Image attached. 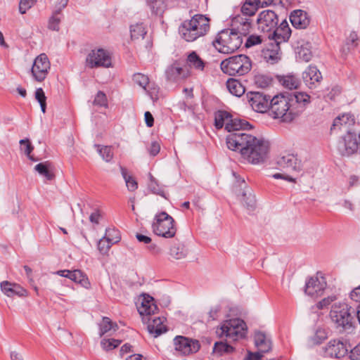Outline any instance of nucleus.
I'll return each instance as SVG.
<instances>
[{
  "label": "nucleus",
  "instance_id": "nucleus-26",
  "mask_svg": "<svg viewBox=\"0 0 360 360\" xmlns=\"http://www.w3.org/2000/svg\"><path fill=\"white\" fill-rule=\"evenodd\" d=\"M354 124V117L350 113H345L337 117L330 128V130L335 131L336 129H344L347 132L349 131V127Z\"/></svg>",
  "mask_w": 360,
  "mask_h": 360
},
{
  "label": "nucleus",
  "instance_id": "nucleus-36",
  "mask_svg": "<svg viewBox=\"0 0 360 360\" xmlns=\"http://www.w3.org/2000/svg\"><path fill=\"white\" fill-rule=\"evenodd\" d=\"M234 351V348L227 342L223 341L216 342L214 345L212 352L217 356L231 354Z\"/></svg>",
  "mask_w": 360,
  "mask_h": 360
},
{
  "label": "nucleus",
  "instance_id": "nucleus-14",
  "mask_svg": "<svg viewBox=\"0 0 360 360\" xmlns=\"http://www.w3.org/2000/svg\"><path fill=\"white\" fill-rule=\"evenodd\" d=\"M175 349L184 355L196 353L200 347L199 341L184 336H176L174 339Z\"/></svg>",
  "mask_w": 360,
  "mask_h": 360
},
{
  "label": "nucleus",
  "instance_id": "nucleus-55",
  "mask_svg": "<svg viewBox=\"0 0 360 360\" xmlns=\"http://www.w3.org/2000/svg\"><path fill=\"white\" fill-rule=\"evenodd\" d=\"M336 300L335 295H330L327 297L322 299L320 302L316 304V307L319 309H322L328 306L332 302Z\"/></svg>",
  "mask_w": 360,
  "mask_h": 360
},
{
  "label": "nucleus",
  "instance_id": "nucleus-38",
  "mask_svg": "<svg viewBox=\"0 0 360 360\" xmlns=\"http://www.w3.org/2000/svg\"><path fill=\"white\" fill-rule=\"evenodd\" d=\"M35 170L41 175L44 176L47 180H51L54 177V174L51 169V163L49 162H44L37 164Z\"/></svg>",
  "mask_w": 360,
  "mask_h": 360
},
{
  "label": "nucleus",
  "instance_id": "nucleus-59",
  "mask_svg": "<svg viewBox=\"0 0 360 360\" xmlns=\"http://www.w3.org/2000/svg\"><path fill=\"white\" fill-rule=\"evenodd\" d=\"M265 353L262 352L260 349L256 352H248L246 360H260Z\"/></svg>",
  "mask_w": 360,
  "mask_h": 360
},
{
  "label": "nucleus",
  "instance_id": "nucleus-11",
  "mask_svg": "<svg viewBox=\"0 0 360 360\" xmlns=\"http://www.w3.org/2000/svg\"><path fill=\"white\" fill-rule=\"evenodd\" d=\"M330 316L333 322L337 325V328L342 330H349L352 327V317L347 305L343 307H333L330 312Z\"/></svg>",
  "mask_w": 360,
  "mask_h": 360
},
{
  "label": "nucleus",
  "instance_id": "nucleus-41",
  "mask_svg": "<svg viewBox=\"0 0 360 360\" xmlns=\"http://www.w3.org/2000/svg\"><path fill=\"white\" fill-rule=\"evenodd\" d=\"M187 63L190 67L194 68L198 70H202L205 67L203 60L194 51L188 55L187 58Z\"/></svg>",
  "mask_w": 360,
  "mask_h": 360
},
{
  "label": "nucleus",
  "instance_id": "nucleus-27",
  "mask_svg": "<svg viewBox=\"0 0 360 360\" xmlns=\"http://www.w3.org/2000/svg\"><path fill=\"white\" fill-rule=\"evenodd\" d=\"M168 254L172 259H184L187 257L188 250L184 243H174L170 246Z\"/></svg>",
  "mask_w": 360,
  "mask_h": 360
},
{
  "label": "nucleus",
  "instance_id": "nucleus-57",
  "mask_svg": "<svg viewBox=\"0 0 360 360\" xmlns=\"http://www.w3.org/2000/svg\"><path fill=\"white\" fill-rule=\"evenodd\" d=\"M349 356L351 360H360V342L350 350Z\"/></svg>",
  "mask_w": 360,
  "mask_h": 360
},
{
  "label": "nucleus",
  "instance_id": "nucleus-15",
  "mask_svg": "<svg viewBox=\"0 0 360 360\" xmlns=\"http://www.w3.org/2000/svg\"><path fill=\"white\" fill-rule=\"evenodd\" d=\"M258 29L263 32H271L278 25V18L271 10L262 11L257 18Z\"/></svg>",
  "mask_w": 360,
  "mask_h": 360
},
{
  "label": "nucleus",
  "instance_id": "nucleus-28",
  "mask_svg": "<svg viewBox=\"0 0 360 360\" xmlns=\"http://www.w3.org/2000/svg\"><path fill=\"white\" fill-rule=\"evenodd\" d=\"M150 322L147 326L148 331L150 334L153 335L154 338H157L166 332L167 329L162 324L161 319L160 317H155L154 319L148 318Z\"/></svg>",
  "mask_w": 360,
  "mask_h": 360
},
{
  "label": "nucleus",
  "instance_id": "nucleus-52",
  "mask_svg": "<svg viewBox=\"0 0 360 360\" xmlns=\"http://www.w3.org/2000/svg\"><path fill=\"white\" fill-rule=\"evenodd\" d=\"M134 82L141 86L143 89H146V86L149 83V78L147 75H143L142 73H136L133 76Z\"/></svg>",
  "mask_w": 360,
  "mask_h": 360
},
{
  "label": "nucleus",
  "instance_id": "nucleus-13",
  "mask_svg": "<svg viewBox=\"0 0 360 360\" xmlns=\"http://www.w3.org/2000/svg\"><path fill=\"white\" fill-rule=\"evenodd\" d=\"M338 150L342 155L349 156L359 150L356 134L348 131L338 143Z\"/></svg>",
  "mask_w": 360,
  "mask_h": 360
},
{
  "label": "nucleus",
  "instance_id": "nucleus-54",
  "mask_svg": "<svg viewBox=\"0 0 360 360\" xmlns=\"http://www.w3.org/2000/svg\"><path fill=\"white\" fill-rule=\"evenodd\" d=\"M36 0H20L19 3V11L21 14H25L27 10L32 8Z\"/></svg>",
  "mask_w": 360,
  "mask_h": 360
},
{
  "label": "nucleus",
  "instance_id": "nucleus-64",
  "mask_svg": "<svg viewBox=\"0 0 360 360\" xmlns=\"http://www.w3.org/2000/svg\"><path fill=\"white\" fill-rule=\"evenodd\" d=\"M136 238L139 242L143 243L145 244H149L151 242V238L150 237L142 235L141 233H136Z\"/></svg>",
  "mask_w": 360,
  "mask_h": 360
},
{
  "label": "nucleus",
  "instance_id": "nucleus-34",
  "mask_svg": "<svg viewBox=\"0 0 360 360\" xmlns=\"http://www.w3.org/2000/svg\"><path fill=\"white\" fill-rule=\"evenodd\" d=\"M167 79L170 81H176L179 79L185 78L187 74L184 73V70L175 65H170L165 72Z\"/></svg>",
  "mask_w": 360,
  "mask_h": 360
},
{
  "label": "nucleus",
  "instance_id": "nucleus-50",
  "mask_svg": "<svg viewBox=\"0 0 360 360\" xmlns=\"http://www.w3.org/2000/svg\"><path fill=\"white\" fill-rule=\"evenodd\" d=\"M121 340L115 339H103L101 345L104 350L109 351L114 349L120 345Z\"/></svg>",
  "mask_w": 360,
  "mask_h": 360
},
{
  "label": "nucleus",
  "instance_id": "nucleus-16",
  "mask_svg": "<svg viewBox=\"0 0 360 360\" xmlns=\"http://www.w3.org/2000/svg\"><path fill=\"white\" fill-rule=\"evenodd\" d=\"M136 304L141 316H150L158 310L155 300L150 294H140Z\"/></svg>",
  "mask_w": 360,
  "mask_h": 360
},
{
  "label": "nucleus",
  "instance_id": "nucleus-33",
  "mask_svg": "<svg viewBox=\"0 0 360 360\" xmlns=\"http://www.w3.org/2000/svg\"><path fill=\"white\" fill-rule=\"evenodd\" d=\"M226 87L231 94L237 97L241 96L245 93L243 85L235 79H229L226 82Z\"/></svg>",
  "mask_w": 360,
  "mask_h": 360
},
{
  "label": "nucleus",
  "instance_id": "nucleus-47",
  "mask_svg": "<svg viewBox=\"0 0 360 360\" xmlns=\"http://www.w3.org/2000/svg\"><path fill=\"white\" fill-rule=\"evenodd\" d=\"M61 21L60 12L56 11L49 21V28L52 30L58 31Z\"/></svg>",
  "mask_w": 360,
  "mask_h": 360
},
{
  "label": "nucleus",
  "instance_id": "nucleus-1",
  "mask_svg": "<svg viewBox=\"0 0 360 360\" xmlns=\"http://www.w3.org/2000/svg\"><path fill=\"white\" fill-rule=\"evenodd\" d=\"M224 124L230 133L226 136V145L230 150L239 152L244 160L252 164H259L266 159L269 142L243 131L251 127L248 122L232 119L228 112L219 110L214 115V125L217 129H221Z\"/></svg>",
  "mask_w": 360,
  "mask_h": 360
},
{
  "label": "nucleus",
  "instance_id": "nucleus-60",
  "mask_svg": "<svg viewBox=\"0 0 360 360\" xmlns=\"http://www.w3.org/2000/svg\"><path fill=\"white\" fill-rule=\"evenodd\" d=\"M341 92L339 86H334L331 90L326 95V98L328 100H334L335 98L338 96Z\"/></svg>",
  "mask_w": 360,
  "mask_h": 360
},
{
  "label": "nucleus",
  "instance_id": "nucleus-39",
  "mask_svg": "<svg viewBox=\"0 0 360 360\" xmlns=\"http://www.w3.org/2000/svg\"><path fill=\"white\" fill-rule=\"evenodd\" d=\"M120 171L123 179L126 183V186L127 189L133 192L136 191L138 188V184L135 179L130 174H128L127 169L122 166H120Z\"/></svg>",
  "mask_w": 360,
  "mask_h": 360
},
{
  "label": "nucleus",
  "instance_id": "nucleus-10",
  "mask_svg": "<svg viewBox=\"0 0 360 360\" xmlns=\"http://www.w3.org/2000/svg\"><path fill=\"white\" fill-rule=\"evenodd\" d=\"M51 68L50 61L45 53H41L34 60L31 73L37 82H43Z\"/></svg>",
  "mask_w": 360,
  "mask_h": 360
},
{
  "label": "nucleus",
  "instance_id": "nucleus-12",
  "mask_svg": "<svg viewBox=\"0 0 360 360\" xmlns=\"http://www.w3.org/2000/svg\"><path fill=\"white\" fill-rule=\"evenodd\" d=\"M248 102L252 108L258 112L264 113L270 110V101L272 97L264 92H250L247 94Z\"/></svg>",
  "mask_w": 360,
  "mask_h": 360
},
{
  "label": "nucleus",
  "instance_id": "nucleus-4",
  "mask_svg": "<svg viewBox=\"0 0 360 360\" xmlns=\"http://www.w3.org/2000/svg\"><path fill=\"white\" fill-rule=\"evenodd\" d=\"M275 162L277 169L283 171L284 173H275L272 175V177L295 183V179L286 173L300 172L302 170V161L298 158L297 155L293 153H285L278 155L276 158Z\"/></svg>",
  "mask_w": 360,
  "mask_h": 360
},
{
  "label": "nucleus",
  "instance_id": "nucleus-6",
  "mask_svg": "<svg viewBox=\"0 0 360 360\" xmlns=\"http://www.w3.org/2000/svg\"><path fill=\"white\" fill-rule=\"evenodd\" d=\"M220 68L224 73L231 76L244 75L250 71L252 61L246 55L240 54L222 60Z\"/></svg>",
  "mask_w": 360,
  "mask_h": 360
},
{
  "label": "nucleus",
  "instance_id": "nucleus-21",
  "mask_svg": "<svg viewBox=\"0 0 360 360\" xmlns=\"http://www.w3.org/2000/svg\"><path fill=\"white\" fill-rule=\"evenodd\" d=\"M57 274H58L60 276L70 278L76 283L80 284L86 289H88L90 285L89 279L80 270H60L57 271Z\"/></svg>",
  "mask_w": 360,
  "mask_h": 360
},
{
  "label": "nucleus",
  "instance_id": "nucleus-45",
  "mask_svg": "<svg viewBox=\"0 0 360 360\" xmlns=\"http://www.w3.org/2000/svg\"><path fill=\"white\" fill-rule=\"evenodd\" d=\"M1 290L4 292H20L21 287L16 283L3 281L0 284Z\"/></svg>",
  "mask_w": 360,
  "mask_h": 360
},
{
  "label": "nucleus",
  "instance_id": "nucleus-24",
  "mask_svg": "<svg viewBox=\"0 0 360 360\" xmlns=\"http://www.w3.org/2000/svg\"><path fill=\"white\" fill-rule=\"evenodd\" d=\"M281 54L280 44L274 41H271L262 51L264 60L270 64L278 63L281 59Z\"/></svg>",
  "mask_w": 360,
  "mask_h": 360
},
{
  "label": "nucleus",
  "instance_id": "nucleus-9",
  "mask_svg": "<svg viewBox=\"0 0 360 360\" xmlns=\"http://www.w3.org/2000/svg\"><path fill=\"white\" fill-rule=\"evenodd\" d=\"M86 65L89 68H109L111 66V57L103 49H94L86 56Z\"/></svg>",
  "mask_w": 360,
  "mask_h": 360
},
{
  "label": "nucleus",
  "instance_id": "nucleus-56",
  "mask_svg": "<svg viewBox=\"0 0 360 360\" xmlns=\"http://www.w3.org/2000/svg\"><path fill=\"white\" fill-rule=\"evenodd\" d=\"M262 41V39L260 36L250 35L247 39L245 45L246 47L248 48V47H251L252 46L261 44Z\"/></svg>",
  "mask_w": 360,
  "mask_h": 360
},
{
  "label": "nucleus",
  "instance_id": "nucleus-37",
  "mask_svg": "<svg viewBox=\"0 0 360 360\" xmlns=\"http://www.w3.org/2000/svg\"><path fill=\"white\" fill-rule=\"evenodd\" d=\"M120 240V236L112 239L109 238V236H103L98 243V248L101 253L105 254L109 250L112 244L119 242Z\"/></svg>",
  "mask_w": 360,
  "mask_h": 360
},
{
  "label": "nucleus",
  "instance_id": "nucleus-19",
  "mask_svg": "<svg viewBox=\"0 0 360 360\" xmlns=\"http://www.w3.org/2000/svg\"><path fill=\"white\" fill-rule=\"evenodd\" d=\"M291 35V30L288 22L283 20L279 26H276L275 29L269 34V38L274 42L281 44L287 41Z\"/></svg>",
  "mask_w": 360,
  "mask_h": 360
},
{
  "label": "nucleus",
  "instance_id": "nucleus-48",
  "mask_svg": "<svg viewBox=\"0 0 360 360\" xmlns=\"http://www.w3.org/2000/svg\"><path fill=\"white\" fill-rule=\"evenodd\" d=\"M19 143L21 146L22 150L23 148L22 147L25 146L24 151L27 157L32 161H37V160L31 155V153L32 152L34 147L31 144L30 140L28 139H21Z\"/></svg>",
  "mask_w": 360,
  "mask_h": 360
},
{
  "label": "nucleus",
  "instance_id": "nucleus-35",
  "mask_svg": "<svg viewBox=\"0 0 360 360\" xmlns=\"http://www.w3.org/2000/svg\"><path fill=\"white\" fill-rule=\"evenodd\" d=\"M358 35L355 32H352L347 38L345 44L341 49L342 55L346 56L351 50L357 46Z\"/></svg>",
  "mask_w": 360,
  "mask_h": 360
},
{
  "label": "nucleus",
  "instance_id": "nucleus-32",
  "mask_svg": "<svg viewBox=\"0 0 360 360\" xmlns=\"http://www.w3.org/2000/svg\"><path fill=\"white\" fill-rule=\"evenodd\" d=\"M151 12L158 15L162 16L167 9V0H146Z\"/></svg>",
  "mask_w": 360,
  "mask_h": 360
},
{
  "label": "nucleus",
  "instance_id": "nucleus-22",
  "mask_svg": "<svg viewBox=\"0 0 360 360\" xmlns=\"http://www.w3.org/2000/svg\"><path fill=\"white\" fill-rule=\"evenodd\" d=\"M302 78L305 84L310 89L315 88L322 79L320 71L316 66L309 65L303 72Z\"/></svg>",
  "mask_w": 360,
  "mask_h": 360
},
{
  "label": "nucleus",
  "instance_id": "nucleus-31",
  "mask_svg": "<svg viewBox=\"0 0 360 360\" xmlns=\"http://www.w3.org/2000/svg\"><path fill=\"white\" fill-rule=\"evenodd\" d=\"M279 83L288 89H296L300 86V79L294 75L278 76Z\"/></svg>",
  "mask_w": 360,
  "mask_h": 360
},
{
  "label": "nucleus",
  "instance_id": "nucleus-62",
  "mask_svg": "<svg viewBox=\"0 0 360 360\" xmlns=\"http://www.w3.org/2000/svg\"><path fill=\"white\" fill-rule=\"evenodd\" d=\"M101 217V212L98 210H96L92 212L89 217V220L91 223L98 224Z\"/></svg>",
  "mask_w": 360,
  "mask_h": 360
},
{
  "label": "nucleus",
  "instance_id": "nucleus-25",
  "mask_svg": "<svg viewBox=\"0 0 360 360\" xmlns=\"http://www.w3.org/2000/svg\"><path fill=\"white\" fill-rule=\"evenodd\" d=\"M292 26L297 29H305L308 27L310 20L307 13L302 10H295L290 15Z\"/></svg>",
  "mask_w": 360,
  "mask_h": 360
},
{
  "label": "nucleus",
  "instance_id": "nucleus-17",
  "mask_svg": "<svg viewBox=\"0 0 360 360\" xmlns=\"http://www.w3.org/2000/svg\"><path fill=\"white\" fill-rule=\"evenodd\" d=\"M327 288L326 278L322 273L317 272L316 275L309 277L305 281L304 292H320Z\"/></svg>",
  "mask_w": 360,
  "mask_h": 360
},
{
  "label": "nucleus",
  "instance_id": "nucleus-2",
  "mask_svg": "<svg viewBox=\"0 0 360 360\" xmlns=\"http://www.w3.org/2000/svg\"><path fill=\"white\" fill-rule=\"evenodd\" d=\"M309 96L302 92L275 95L270 101L269 115L283 122H291L304 110Z\"/></svg>",
  "mask_w": 360,
  "mask_h": 360
},
{
  "label": "nucleus",
  "instance_id": "nucleus-51",
  "mask_svg": "<svg viewBox=\"0 0 360 360\" xmlns=\"http://www.w3.org/2000/svg\"><path fill=\"white\" fill-rule=\"evenodd\" d=\"M150 191L157 195L165 197L164 191L159 186L155 179L150 174V183L148 184Z\"/></svg>",
  "mask_w": 360,
  "mask_h": 360
},
{
  "label": "nucleus",
  "instance_id": "nucleus-7",
  "mask_svg": "<svg viewBox=\"0 0 360 360\" xmlns=\"http://www.w3.org/2000/svg\"><path fill=\"white\" fill-rule=\"evenodd\" d=\"M152 229L155 235L166 238H173L176 232L174 219L165 212L155 214Z\"/></svg>",
  "mask_w": 360,
  "mask_h": 360
},
{
  "label": "nucleus",
  "instance_id": "nucleus-53",
  "mask_svg": "<svg viewBox=\"0 0 360 360\" xmlns=\"http://www.w3.org/2000/svg\"><path fill=\"white\" fill-rule=\"evenodd\" d=\"M94 105L101 107H108V99L106 95L101 91H99L94 100Z\"/></svg>",
  "mask_w": 360,
  "mask_h": 360
},
{
  "label": "nucleus",
  "instance_id": "nucleus-3",
  "mask_svg": "<svg viewBox=\"0 0 360 360\" xmlns=\"http://www.w3.org/2000/svg\"><path fill=\"white\" fill-rule=\"evenodd\" d=\"M210 28V19L202 14L194 15L184 20L179 27V34L187 42H193L205 36Z\"/></svg>",
  "mask_w": 360,
  "mask_h": 360
},
{
  "label": "nucleus",
  "instance_id": "nucleus-63",
  "mask_svg": "<svg viewBox=\"0 0 360 360\" xmlns=\"http://www.w3.org/2000/svg\"><path fill=\"white\" fill-rule=\"evenodd\" d=\"M144 117H145V122H146L147 127H153V124H154V118H153L152 114L150 112L147 111L144 114Z\"/></svg>",
  "mask_w": 360,
  "mask_h": 360
},
{
  "label": "nucleus",
  "instance_id": "nucleus-49",
  "mask_svg": "<svg viewBox=\"0 0 360 360\" xmlns=\"http://www.w3.org/2000/svg\"><path fill=\"white\" fill-rule=\"evenodd\" d=\"M297 54V59L304 62H309L312 57L311 51L308 48L304 46L298 48Z\"/></svg>",
  "mask_w": 360,
  "mask_h": 360
},
{
  "label": "nucleus",
  "instance_id": "nucleus-20",
  "mask_svg": "<svg viewBox=\"0 0 360 360\" xmlns=\"http://www.w3.org/2000/svg\"><path fill=\"white\" fill-rule=\"evenodd\" d=\"M237 179V183L241 189L238 193V195H241V201L246 205L249 209H252L255 205V197L252 193V191L250 188L246 186L245 180L236 176Z\"/></svg>",
  "mask_w": 360,
  "mask_h": 360
},
{
  "label": "nucleus",
  "instance_id": "nucleus-29",
  "mask_svg": "<svg viewBox=\"0 0 360 360\" xmlns=\"http://www.w3.org/2000/svg\"><path fill=\"white\" fill-rule=\"evenodd\" d=\"M328 332L326 328L318 327L314 334L308 338L307 345L309 347L321 345L328 338Z\"/></svg>",
  "mask_w": 360,
  "mask_h": 360
},
{
  "label": "nucleus",
  "instance_id": "nucleus-44",
  "mask_svg": "<svg viewBox=\"0 0 360 360\" xmlns=\"http://www.w3.org/2000/svg\"><path fill=\"white\" fill-rule=\"evenodd\" d=\"M130 32L132 39H143L147 32L142 23H136L131 26Z\"/></svg>",
  "mask_w": 360,
  "mask_h": 360
},
{
  "label": "nucleus",
  "instance_id": "nucleus-58",
  "mask_svg": "<svg viewBox=\"0 0 360 360\" xmlns=\"http://www.w3.org/2000/svg\"><path fill=\"white\" fill-rule=\"evenodd\" d=\"M147 249L150 254L155 256L159 255L162 252V249L156 243H149Z\"/></svg>",
  "mask_w": 360,
  "mask_h": 360
},
{
  "label": "nucleus",
  "instance_id": "nucleus-18",
  "mask_svg": "<svg viewBox=\"0 0 360 360\" xmlns=\"http://www.w3.org/2000/svg\"><path fill=\"white\" fill-rule=\"evenodd\" d=\"M348 352L346 345L340 340H330L324 348V355L326 357L340 359Z\"/></svg>",
  "mask_w": 360,
  "mask_h": 360
},
{
  "label": "nucleus",
  "instance_id": "nucleus-30",
  "mask_svg": "<svg viewBox=\"0 0 360 360\" xmlns=\"http://www.w3.org/2000/svg\"><path fill=\"white\" fill-rule=\"evenodd\" d=\"M255 345L263 352H269L271 349V342L266 338L264 333L258 331L255 334Z\"/></svg>",
  "mask_w": 360,
  "mask_h": 360
},
{
  "label": "nucleus",
  "instance_id": "nucleus-43",
  "mask_svg": "<svg viewBox=\"0 0 360 360\" xmlns=\"http://www.w3.org/2000/svg\"><path fill=\"white\" fill-rule=\"evenodd\" d=\"M94 146L97 148V151L102 157L103 160L107 162H109L112 160L114 156V153L111 146H101L98 144H95Z\"/></svg>",
  "mask_w": 360,
  "mask_h": 360
},
{
  "label": "nucleus",
  "instance_id": "nucleus-23",
  "mask_svg": "<svg viewBox=\"0 0 360 360\" xmlns=\"http://www.w3.org/2000/svg\"><path fill=\"white\" fill-rule=\"evenodd\" d=\"M231 30L236 32L243 40V37H247L250 32L251 22L247 18L238 16L233 20V28Z\"/></svg>",
  "mask_w": 360,
  "mask_h": 360
},
{
  "label": "nucleus",
  "instance_id": "nucleus-42",
  "mask_svg": "<svg viewBox=\"0 0 360 360\" xmlns=\"http://www.w3.org/2000/svg\"><path fill=\"white\" fill-rule=\"evenodd\" d=\"M259 8L255 0H246L241 7V12L243 15L252 16Z\"/></svg>",
  "mask_w": 360,
  "mask_h": 360
},
{
  "label": "nucleus",
  "instance_id": "nucleus-8",
  "mask_svg": "<svg viewBox=\"0 0 360 360\" xmlns=\"http://www.w3.org/2000/svg\"><path fill=\"white\" fill-rule=\"evenodd\" d=\"M220 330V333L219 331H217L220 337L225 335L226 338H232L235 340L245 336L247 326L243 320L233 319L226 321L221 326Z\"/></svg>",
  "mask_w": 360,
  "mask_h": 360
},
{
  "label": "nucleus",
  "instance_id": "nucleus-5",
  "mask_svg": "<svg viewBox=\"0 0 360 360\" xmlns=\"http://www.w3.org/2000/svg\"><path fill=\"white\" fill-rule=\"evenodd\" d=\"M243 44V39L231 29L220 31L212 41L214 47L220 53L229 54L237 51Z\"/></svg>",
  "mask_w": 360,
  "mask_h": 360
},
{
  "label": "nucleus",
  "instance_id": "nucleus-40",
  "mask_svg": "<svg viewBox=\"0 0 360 360\" xmlns=\"http://www.w3.org/2000/svg\"><path fill=\"white\" fill-rule=\"evenodd\" d=\"M115 331L117 329V325L112 323L108 317H103L102 321L99 323V335L101 337L110 330Z\"/></svg>",
  "mask_w": 360,
  "mask_h": 360
},
{
  "label": "nucleus",
  "instance_id": "nucleus-61",
  "mask_svg": "<svg viewBox=\"0 0 360 360\" xmlns=\"http://www.w3.org/2000/svg\"><path fill=\"white\" fill-rule=\"evenodd\" d=\"M160 150V144L158 142H152L150 148H149V153L151 155L155 156Z\"/></svg>",
  "mask_w": 360,
  "mask_h": 360
},
{
  "label": "nucleus",
  "instance_id": "nucleus-46",
  "mask_svg": "<svg viewBox=\"0 0 360 360\" xmlns=\"http://www.w3.org/2000/svg\"><path fill=\"white\" fill-rule=\"evenodd\" d=\"M35 99L39 102L40 104L41 110L42 112H46V97L45 96L44 91L41 88H38L35 91L34 94Z\"/></svg>",
  "mask_w": 360,
  "mask_h": 360
}]
</instances>
